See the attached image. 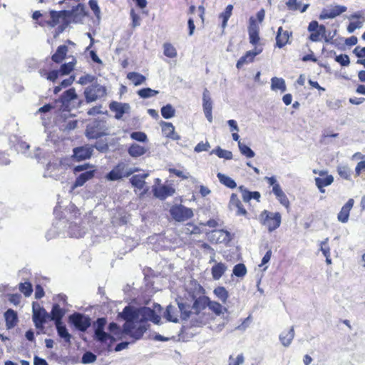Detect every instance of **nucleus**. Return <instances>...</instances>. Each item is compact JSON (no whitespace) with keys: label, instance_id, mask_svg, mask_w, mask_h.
Instances as JSON below:
<instances>
[{"label":"nucleus","instance_id":"46","mask_svg":"<svg viewBox=\"0 0 365 365\" xmlns=\"http://www.w3.org/2000/svg\"><path fill=\"white\" fill-rule=\"evenodd\" d=\"M164 55L169 58H175L177 56V51L175 48L169 43H165L163 45Z\"/></svg>","mask_w":365,"mask_h":365},{"label":"nucleus","instance_id":"27","mask_svg":"<svg viewBox=\"0 0 365 365\" xmlns=\"http://www.w3.org/2000/svg\"><path fill=\"white\" fill-rule=\"evenodd\" d=\"M49 314V319L54 321L55 324H56L62 322L61 319L64 315V312L58 304H53L51 314Z\"/></svg>","mask_w":365,"mask_h":365},{"label":"nucleus","instance_id":"37","mask_svg":"<svg viewBox=\"0 0 365 365\" xmlns=\"http://www.w3.org/2000/svg\"><path fill=\"white\" fill-rule=\"evenodd\" d=\"M86 135L88 138L96 139L101 135V132L94 124H89L87 125Z\"/></svg>","mask_w":365,"mask_h":365},{"label":"nucleus","instance_id":"20","mask_svg":"<svg viewBox=\"0 0 365 365\" xmlns=\"http://www.w3.org/2000/svg\"><path fill=\"white\" fill-rule=\"evenodd\" d=\"M93 153V148L82 146L73 149V157L78 160H83L90 158Z\"/></svg>","mask_w":365,"mask_h":365},{"label":"nucleus","instance_id":"28","mask_svg":"<svg viewBox=\"0 0 365 365\" xmlns=\"http://www.w3.org/2000/svg\"><path fill=\"white\" fill-rule=\"evenodd\" d=\"M148 176V173L135 175L130 179V182L133 187L139 190H141L144 187L145 183V179Z\"/></svg>","mask_w":365,"mask_h":365},{"label":"nucleus","instance_id":"53","mask_svg":"<svg viewBox=\"0 0 365 365\" xmlns=\"http://www.w3.org/2000/svg\"><path fill=\"white\" fill-rule=\"evenodd\" d=\"M74 68V63L69 62L66 63H63L61 65L59 72L61 75H68L69 74Z\"/></svg>","mask_w":365,"mask_h":365},{"label":"nucleus","instance_id":"39","mask_svg":"<svg viewBox=\"0 0 365 365\" xmlns=\"http://www.w3.org/2000/svg\"><path fill=\"white\" fill-rule=\"evenodd\" d=\"M202 107L203 111L212 110V102L210 92L207 88L204 89L202 94Z\"/></svg>","mask_w":365,"mask_h":365},{"label":"nucleus","instance_id":"7","mask_svg":"<svg viewBox=\"0 0 365 365\" xmlns=\"http://www.w3.org/2000/svg\"><path fill=\"white\" fill-rule=\"evenodd\" d=\"M259 221L267 227L269 232H272L280 226L281 215L279 212L264 210L259 216Z\"/></svg>","mask_w":365,"mask_h":365},{"label":"nucleus","instance_id":"54","mask_svg":"<svg viewBox=\"0 0 365 365\" xmlns=\"http://www.w3.org/2000/svg\"><path fill=\"white\" fill-rule=\"evenodd\" d=\"M335 61L342 66H347L350 63L349 57L346 54H340L336 56Z\"/></svg>","mask_w":365,"mask_h":365},{"label":"nucleus","instance_id":"59","mask_svg":"<svg viewBox=\"0 0 365 365\" xmlns=\"http://www.w3.org/2000/svg\"><path fill=\"white\" fill-rule=\"evenodd\" d=\"M337 171H338L339 175L341 178H343L346 180L349 179L350 170L347 167H345V166L339 167L337 169Z\"/></svg>","mask_w":365,"mask_h":365},{"label":"nucleus","instance_id":"48","mask_svg":"<svg viewBox=\"0 0 365 365\" xmlns=\"http://www.w3.org/2000/svg\"><path fill=\"white\" fill-rule=\"evenodd\" d=\"M19 290L22 292L26 297H29L32 292L33 287L30 282H25L24 283L19 284Z\"/></svg>","mask_w":365,"mask_h":365},{"label":"nucleus","instance_id":"56","mask_svg":"<svg viewBox=\"0 0 365 365\" xmlns=\"http://www.w3.org/2000/svg\"><path fill=\"white\" fill-rule=\"evenodd\" d=\"M286 5L289 10L297 11L300 9L301 1L298 0H288L286 2Z\"/></svg>","mask_w":365,"mask_h":365},{"label":"nucleus","instance_id":"60","mask_svg":"<svg viewBox=\"0 0 365 365\" xmlns=\"http://www.w3.org/2000/svg\"><path fill=\"white\" fill-rule=\"evenodd\" d=\"M95 80V77L92 75L87 74L85 76H81L78 83L81 85H86L88 83H93Z\"/></svg>","mask_w":365,"mask_h":365},{"label":"nucleus","instance_id":"5","mask_svg":"<svg viewBox=\"0 0 365 365\" xmlns=\"http://www.w3.org/2000/svg\"><path fill=\"white\" fill-rule=\"evenodd\" d=\"M61 103L60 110L70 111L72 108H78L83 103V100L79 99L74 88L65 91L56 103Z\"/></svg>","mask_w":365,"mask_h":365},{"label":"nucleus","instance_id":"26","mask_svg":"<svg viewBox=\"0 0 365 365\" xmlns=\"http://www.w3.org/2000/svg\"><path fill=\"white\" fill-rule=\"evenodd\" d=\"M315 184L322 193L325 192L324 187L330 185L334 182L332 175H327L325 178H316Z\"/></svg>","mask_w":365,"mask_h":365},{"label":"nucleus","instance_id":"16","mask_svg":"<svg viewBox=\"0 0 365 365\" xmlns=\"http://www.w3.org/2000/svg\"><path fill=\"white\" fill-rule=\"evenodd\" d=\"M349 19H357L356 21H351L347 26V31L349 34H352L357 29L363 27L364 23L365 22V17L361 11H357L349 16Z\"/></svg>","mask_w":365,"mask_h":365},{"label":"nucleus","instance_id":"21","mask_svg":"<svg viewBox=\"0 0 365 365\" xmlns=\"http://www.w3.org/2000/svg\"><path fill=\"white\" fill-rule=\"evenodd\" d=\"M291 35L292 33H289L288 31H284L282 27L280 26L277 33L276 46L280 48L284 47L288 43Z\"/></svg>","mask_w":365,"mask_h":365},{"label":"nucleus","instance_id":"43","mask_svg":"<svg viewBox=\"0 0 365 365\" xmlns=\"http://www.w3.org/2000/svg\"><path fill=\"white\" fill-rule=\"evenodd\" d=\"M208 308L217 315H220L224 312H227V309L223 307L220 303L210 300L209 302Z\"/></svg>","mask_w":365,"mask_h":365},{"label":"nucleus","instance_id":"10","mask_svg":"<svg viewBox=\"0 0 365 365\" xmlns=\"http://www.w3.org/2000/svg\"><path fill=\"white\" fill-rule=\"evenodd\" d=\"M106 95V88L105 86L98 83H93L86 87L84 90V96L87 103H91L104 97Z\"/></svg>","mask_w":365,"mask_h":365},{"label":"nucleus","instance_id":"36","mask_svg":"<svg viewBox=\"0 0 365 365\" xmlns=\"http://www.w3.org/2000/svg\"><path fill=\"white\" fill-rule=\"evenodd\" d=\"M233 10V6L229 4L226 6L225 11L219 15V18L222 19V27L225 29L227 26V21L230 18Z\"/></svg>","mask_w":365,"mask_h":365},{"label":"nucleus","instance_id":"9","mask_svg":"<svg viewBox=\"0 0 365 365\" xmlns=\"http://www.w3.org/2000/svg\"><path fill=\"white\" fill-rule=\"evenodd\" d=\"M66 169V165L63 164L61 160H56L47 164L43 176L59 180L64 174Z\"/></svg>","mask_w":365,"mask_h":365},{"label":"nucleus","instance_id":"14","mask_svg":"<svg viewBox=\"0 0 365 365\" xmlns=\"http://www.w3.org/2000/svg\"><path fill=\"white\" fill-rule=\"evenodd\" d=\"M69 321L81 331H85L91 326V319L80 313L70 315Z\"/></svg>","mask_w":365,"mask_h":365},{"label":"nucleus","instance_id":"61","mask_svg":"<svg viewBox=\"0 0 365 365\" xmlns=\"http://www.w3.org/2000/svg\"><path fill=\"white\" fill-rule=\"evenodd\" d=\"M248 32H259V26L254 17H250L249 21Z\"/></svg>","mask_w":365,"mask_h":365},{"label":"nucleus","instance_id":"31","mask_svg":"<svg viewBox=\"0 0 365 365\" xmlns=\"http://www.w3.org/2000/svg\"><path fill=\"white\" fill-rule=\"evenodd\" d=\"M67 51L68 47L66 45L59 46L55 53L51 57L53 61L56 63L61 62L66 56Z\"/></svg>","mask_w":365,"mask_h":365},{"label":"nucleus","instance_id":"42","mask_svg":"<svg viewBox=\"0 0 365 365\" xmlns=\"http://www.w3.org/2000/svg\"><path fill=\"white\" fill-rule=\"evenodd\" d=\"M213 292L216 297L222 301V302L225 303L227 302L229 294L228 292L224 287H216Z\"/></svg>","mask_w":365,"mask_h":365},{"label":"nucleus","instance_id":"25","mask_svg":"<svg viewBox=\"0 0 365 365\" xmlns=\"http://www.w3.org/2000/svg\"><path fill=\"white\" fill-rule=\"evenodd\" d=\"M6 325L8 329L14 327L18 322L17 314L11 309H8L4 314Z\"/></svg>","mask_w":365,"mask_h":365},{"label":"nucleus","instance_id":"1","mask_svg":"<svg viewBox=\"0 0 365 365\" xmlns=\"http://www.w3.org/2000/svg\"><path fill=\"white\" fill-rule=\"evenodd\" d=\"M119 316L125 320L123 332L130 335L134 341L140 339L147 330V322H153L158 324L160 317L149 307L135 308L126 306Z\"/></svg>","mask_w":365,"mask_h":365},{"label":"nucleus","instance_id":"12","mask_svg":"<svg viewBox=\"0 0 365 365\" xmlns=\"http://www.w3.org/2000/svg\"><path fill=\"white\" fill-rule=\"evenodd\" d=\"M33 322L37 329H43V324L49 319L50 314L43 307L33 303Z\"/></svg>","mask_w":365,"mask_h":365},{"label":"nucleus","instance_id":"35","mask_svg":"<svg viewBox=\"0 0 365 365\" xmlns=\"http://www.w3.org/2000/svg\"><path fill=\"white\" fill-rule=\"evenodd\" d=\"M217 177L219 181L226 187L232 189L235 188L237 187L235 181L230 177L220 173H217Z\"/></svg>","mask_w":365,"mask_h":365},{"label":"nucleus","instance_id":"6","mask_svg":"<svg viewBox=\"0 0 365 365\" xmlns=\"http://www.w3.org/2000/svg\"><path fill=\"white\" fill-rule=\"evenodd\" d=\"M140 169L136 167H130L125 162H119L108 173L106 178L109 181L119 180L123 178H128Z\"/></svg>","mask_w":365,"mask_h":365},{"label":"nucleus","instance_id":"47","mask_svg":"<svg viewBox=\"0 0 365 365\" xmlns=\"http://www.w3.org/2000/svg\"><path fill=\"white\" fill-rule=\"evenodd\" d=\"M233 274L238 277H243L247 274V268L242 263H239L233 267Z\"/></svg>","mask_w":365,"mask_h":365},{"label":"nucleus","instance_id":"44","mask_svg":"<svg viewBox=\"0 0 365 365\" xmlns=\"http://www.w3.org/2000/svg\"><path fill=\"white\" fill-rule=\"evenodd\" d=\"M161 115L165 119H170L175 115V110L170 104H167L161 108Z\"/></svg>","mask_w":365,"mask_h":365},{"label":"nucleus","instance_id":"51","mask_svg":"<svg viewBox=\"0 0 365 365\" xmlns=\"http://www.w3.org/2000/svg\"><path fill=\"white\" fill-rule=\"evenodd\" d=\"M88 5L98 20L101 19V9L96 0H89Z\"/></svg>","mask_w":365,"mask_h":365},{"label":"nucleus","instance_id":"22","mask_svg":"<svg viewBox=\"0 0 365 365\" xmlns=\"http://www.w3.org/2000/svg\"><path fill=\"white\" fill-rule=\"evenodd\" d=\"M94 176V170H86L79 175L76 179L72 190L83 186L88 180H91Z\"/></svg>","mask_w":365,"mask_h":365},{"label":"nucleus","instance_id":"55","mask_svg":"<svg viewBox=\"0 0 365 365\" xmlns=\"http://www.w3.org/2000/svg\"><path fill=\"white\" fill-rule=\"evenodd\" d=\"M130 137L132 139L139 142H145L147 140V135L145 133L140 131L133 132L130 134Z\"/></svg>","mask_w":365,"mask_h":365},{"label":"nucleus","instance_id":"41","mask_svg":"<svg viewBox=\"0 0 365 365\" xmlns=\"http://www.w3.org/2000/svg\"><path fill=\"white\" fill-rule=\"evenodd\" d=\"M238 148L240 153L246 158H252L255 157V152L249 146L242 143L241 141H239L238 143Z\"/></svg>","mask_w":365,"mask_h":365},{"label":"nucleus","instance_id":"62","mask_svg":"<svg viewBox=\"0 0 365 365\" xmlns=\"http://www.w3.org/2000/svg\"><path fill=\"white\" fill-rule=\"evenodd\" d=\"M328 240H329V239L326 238L324 241H322L321 242L320 250L322 251V252L324 257L330 255V248H329V245H327Z\"/></svg>","mask_w":365,"mask_h":365},{"label":"nucleus","instance_id":"13","mask_svg":"<svg viewBox=\"0 0 365 365\" xmlns=\"http://www.w3.org/2000/svg\"><path fill=\"white\" fill-rule=\"evenodd\" d=\"M210 302V299L207 297L202 296L200 297L197 299H196L194 302V304L192 305V309L193 312H192L191 314H196L199 317L200 321L199 322L200 324H204L206 322V321L208 319V317L205 316V313H202L201 312L206 309L207 307H208Z\"/></svg>","mask_w":365,"mask_h":365},{"label":"nucleus","instance_id":"40","mask_svg":"<svg viewBox=\"0 0 365 365\" xmlns=\"http://www.w3.org/2000/svg\"><path fill=\"white\" fill-rule=\"evenodd\" d=\"M210 154H215L220 158L226 160H231L232 158V153L230 150H224L220 147H217L211 151Z\"/></svg>","mask_w":365,"mask_h":365},{"label":"nucleus","instance_id":"23","mask_svg":"<svg viewBox=\"0 0 365 365\" xmlns=\"http://www.w3.org/2000/svg\"><path fill=\"white\" fill-rule=\"evenodd\" d=\"M294 337V330L293 327H292L287 331H282L279 336V341H281L282 344L285 347H287L291 344Z\"/></svg>","mask_w":365,"mask_h":365},{"label":"nucleus","instance_id":"52","mask_svg":"<svg viewBox=\"0 0 365 365\" xmlns=\"http://www.w3.org/2000/svg\"><path fill=\"white\" fill-rule=\"evenodd\" d=\"M96 359L97 357L91 351H86L82 356L81 362L84 364H91L96 361Z\"/></svg>","mask_w":365,"mask_h":365},{"label":"nucleus","instance_id":"50","mask_svg":"<svg viewBox=\"0 0 365 365\" xmlns=\"http://www.w3.org/2000/svg\"><path fill=\"white\" fill-rule=\"evenodd\" d=\"M242 205V202H240L238 196L232 193L230 197V200L229 202V207L231 210H235L237 208H238L240 206Z\"/></svg>","mask_w":365,"mask_h":365},{"label":"nucleus","instance_id":"45","mask_svg":"<svg viewBox=\"0 0 365 365\" xmlns=\"http://www.w3.org/2000/svg\"><path fill=\"white\" fill-rule=\"evenodd\" d=\"M158 93V91L153 90L150 88H143L138 91V96L143 98H148L155 96Z\"/></svg>","mask_w":365,"mask_h":365},{"label":"nucleus","instance_id":"24","mask_svg":"<svg viewBox=\"0 0 365 365\" xmlns=\"http://www.w3.org/2000/svg\"><path fill=\"white\" fill-rule=\"evenodd\" d=\"M227 269V267L226 266L225 264H224L222 262L215 263L211 269V273H212V278L215 280L220 279L222 277V276L224 274V273L225 272Z\"/></svg>","mask_w":365,"mask_h":365},{"label":"nucleus","instance_id":"49","mask_svg":"<svg viewBox=\"0 0 365 365\" xmlns=\"http://www.w3.org/2000/svg\"><path fill=\"white\" fill-rule=\"evenodd\" d=\"M162 130L166 137L170 138L171 135H173V132L175 131V128L171 123L168 122H163L161 124Z\"/></svg>","mask_w":365,"mask_h":365},{"label":"nucleus","instance_id":"32","mask_svg":"<svg viewBox=\"0 0 365 365\" xmlns=\"http://www.w3.org/2000/svg\"><path fill=\"white\" fill-rule=\"evenodd\" d=\"M55 324L58 336L63 339L66 342L70 343L71 335L68 333L66 326L63 325L62 322L56 323Z\"/></svg>","mask_w":365,"mask_h":365},{"label":"nucleus","instance_id":"29","mask_svg":"<svg viewBox=\"0 0 365 365\" xmlns=\"http://www.w3.org/2000/svg\"><path fill=\"white\" fill-rule=\"evenodd\" d=\"M239 190L242 192V199L245 202H247L252 199H255V200H257V201H259V200L260 198V196H261L260 193L257 191H255V192L249 191V190H246L245 188H244L243 186H240Z\"/></svg>","mask_w":365,"mask_h":365},{"label":"nucleus","instance_id":"38","mask_svg":"<svg viewBox=\"0 0 365 365\" xmlns=\"http://www.w3.org/2000/svg\"><path fill=\"white\" fill-rule=\"evenodd\" d=\"M255 54L251 51H247L246 53L242 56L237 62L236 66L237 68H241L245 64H248L254 61Z\"/></svg>","mask_w":365,"mask_h":365},{"label":"nucleus","instance_id":"57","mask_svg":"<svg viewBox=\"0 0 365 365\" xmlns=\"http://www.w3.org/2000/svg\"><path fill=\"white\" fill-rule=\"evenodd\" d=\"M250 323H251V317L249 316L242 321L241 324H240L239 326H237L235 328V330H239L240 331H245L249 327Z\"/></svg>","mask_w":365,"mask_h":365},{"label":"nucleus","instance_id":"11","mask_svg":"<svg viewBox=\"0 0 365 365\" xmlns=\"http://www.w3.org/2000/svg\"><path fill=\"white\" fill-rule=\"evenodd\" d=\"M170 214L177 222H184L193 216L192 210L182 205H176L170 209Z\"/></svg>","mask_w":365,"mask_h":365},{"label":"nucleus","instance_id":"8","mask_svg":"<svg viewBox=\"0 0 365 365\" xmlns=\"http://www.w3.org/2000/svg\"><path fill=\"white\" fill-rule=\"evenodd\" d=\"M106 319L103 317L98 318L96 320L95 324L94 337L96 340L101 343H107L108 341H109L108 347L110 348L115 339L113 336L104 331V327L106 324Z\"/></svg>","mask_w":365,"mask_h":365},{"label":"nucleus","instance_id":"30","mask_svg":"<svg viewBox=\"0 0 365 365\" xmlns=\"http://www.w3.org/2000/svg\"><path fill=\"white\" fill-rule=\"evenodd\" d=\"M147 149L145 147L136 143L132 144L128 150L129 155L133 158L140 157L144 155Z\"/></svg>","mask_w":365,"mask_h":365},{"label":"nucleus","instance_id":"4","mask_svg":"<svg viewBox=\"0 0 365 365\" xmlns=\"http://www.w3.org/2000/svg\"><path fill=\"white\" fill-rule=\"evenodd\" d=\"M177 307L170 304L164 313V317L169 322H178L180 317L182 320H187L191 316L192 311L189 304L177 302Z\"/></svg>","mask_w":365,"mask_h":365},{"label":"nucleus","instance_id":"34","mask_svg":"<svg viewBox=\"0 0 365 365\" xmlns=\"http://www.w3.org/2000/svg\"><path fill=\"white\" fill-rule=\"evenodd\" d=\"M127 78L129 79L135 86H140L143 84L146 78L137 72H130L127 74Z\"/></svg>","mask_w":365,"mask_h":365},{"label":"nucleus","instance_id":"15","mask_svg":"<svg viewBox=\"0 0 365 365\" xmlns=\"http://www.w3.org/2000/svg\"><path fill=\"white\" fill-rule=\"evenodd\" d=\"M346 7L345 6L341 5H335L331 6L327 9H324L320 15L319 19L321 20L327 19H334L342 13L346 11Z\"/></svg>","mask_w":365,"mask_h":365},{"label":"nucleus","instance_id":"63","mask_svg":"<svg viewBox=\"0 0 365 365\" xmlns=\"http://www.w3.org/2000/svg\"><path fill=\"white\" fill-rule=\"evenodd\" d=\"M30 145L24 141H19L16 144V150L22 153H26V151L29 148Z\"/></svg>","mask_w":365,"mask_h":365},{"label":"nucleus","instance_id":"58","mask_svg":"<svg viewBox=\"0 0 365 365\" xmlns=\"http://www.w3.org/2000/svg\"><path fill=\"white\" fill-rule=\"evenodd\" d=\"M210 148V145L207 141L205 143L200 142L195 147L194 151L196 153L207 151Z\"/></svg>","mask_w":365,"mask_h":365},{"label":"nucleus","instance_id":"64","mask_svg":"<svg viewBox=\"0 0 365 365\" xmlns=\"http://www.w3.org/2000/svg\"><path fill=\"white\" fill-rule=\"evenodd\" d=\"M353 53L359 58L365 57V47L356 46Z\"/></svg>","mask_w":365,"mask_h":365},{"label":"nucleus","instance_id":"2","mask_svg":"<svg viewBox=\"0 0 365 365\" xmlns=\"http://www.w3.org/2000/svg\"><path fill=\"white\" fill-rule=\"evenodd\" d=\"M87 229L81 225V220L76 219L74 222H67L64 220H58L54 224L53 227L48 232L46 237L51 239L55 237L60 232H67L71 237H82L86 232Z\"/></svg>","mask_w":365,"mask_h":365},{"label":"nucleus","instance_id":"3","mask_svg":"<svg viewBox=\"0 0 365 365\" xmlns=\"http://www.w3.org/2000/svg\"><path fill=\"white\" fill-rule=\"evenodd\" d=\"M84 16V6L81 4H79L70 11H51L50 19L46 21V24L50 27L53 28L55 27L59 23V20L61 18L73 19V21L77 22L78 20H76V19H81Z\"/></svg>","mask_w":365,"mask_h":365},{"label":"nucleus","instance_id":"19","mask_svg":"<svg viewBox=\"0 0 365 365\" xmlns=\"http://www.w3.org/2000/svg\"><path fill=\"white\" fill-rule=\"evenodd\" d=\"M130 106L128 103H122L118 102H112L110 104V109L115 113V118L120 119L124 113L130 110Z\"/></svg>","mask_w":365,"mask_h":365},{"label":"nucleus","instance_id":"17","mask_svg":"<svg viewBox=\"0 0 365 365\" xmlns=\"http://www.w3.org/2000/svg\"><path fill=\"white\" fill-rule=\"evenodd\" d=\"M153 192L156 197L164 200L169 196H172L175 193V189L169 185L153 186Z\"/></svg>","mask_w":365,"mask_h":365},{"label":"nucleus","instance_id":"18","mask_svg":"<svg viewBox=\"0 0 365 365\" xmlns=\"http://www.w3.org/2000/svg\"><path fill=\"white\" fill-rule=\"evenodd\" d=\"M354 204V200L350 198L344 205L341 207V210L337 215V220L341 223H346L349 218L350 211Z\"/></svg>","mask_w":365,"mask_h":365},{"label":"nucleus","instance_id":"33","mask_svg":"<svg viewBox=\"0 0 365 365\" xmlns=\"http://www.w3.org/2000/svg\"><path fill=\"white\" fill-rule=\"evenodd\" d=\"M271 89L272 91L280 90L284 92L287 89L285 81L282 78L273 77L271 79Z\"/></svg>","mask_w":365,"mask_h":365}]
</instances>
